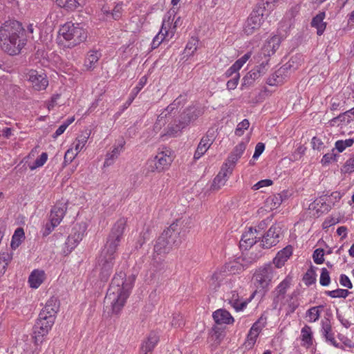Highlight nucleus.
I'll return each instance as SVG.
<instances>
[{
  "mask_svg": "<svg viewBox=\"0 0 354 354\" xmlns=\"http://www.w3.org/2000/svg\"><path fill=\"white\" fill-rule=\"evenodd\" d=\"M126 225L127 220L124 218L116 221L97 258V264L100 270V277L102 281H106L112 273L116 251L122 239Z\"/></svg>",
  "mask_w": 354,
  "mask_h": 354,
  "instance_id": "f257e3e1",
  "label": "nucleus"
},
{
  "mask_svg": "<svg viewBox=\"0 0 354 354\" xmlns=\"http://www.w3.org/2000/svg\"><path fill=\"white\" fill-rule=\"evenodd\" d=\"M135 280L134 274L126 277L123 271L115 273L104 301L105 304L111 305L112 313H120L130 295Z\"/></svg>",
  "mask_w": 354,
  "mask_h": 354,
  "instance_id": "f03ea898",
  "label": "nucleus"
},
{
  "mask_svg": "<svg viewBox=\"0 0 354 354\" xmlns=\"http://www.w3.org/2000/svg\"><path fill=\"white\" fill-rule=\"evenodd\" d=\"M27 42L26 30L15 19L6 21L0 27V46L10 55L19 54Z\"/></svg>",
  "mask_w": 354,
  "mask_h": 354,
  "instance_id": "7ed1b4c3",
  "label": "nucleus"
},
{
  "mask_svg": "<svg viewBox=\"0 0 354 354\" xmlns=\"http://www.w3.org/2000/svg\"><path fill=\"white\" fill-rule=\"evenodd\" d=\"M183 221L176 219L167 230H165L158 238L154 245L153 254L152 255V264L157 266L159 270L163 269V259L158 255L168 254L174 246H178L181 243V226Z\"/></svg>",
  "mask_w": 354,
  "mask_h": 354,
  "instance_id": "20e7f679",
  "label": "nucleus"
},
{
  "mask_svg": "<svg viewBox=\"0 0 354 354\" xmlns=\"http://www.w3.org/2000/svg\"><path fill=\"white\" fill-rule=\"evenodd\" d=\"M59 34L67 42V47L73 48L82 42L87 37V32L79 24L71 21L66 22L59 30Z\"/></svg>",
  "mask_w": 354,
  "mask_h": 354,
  "instance_id": "39448f33",
  "label": "nucleus"
},
{
  "mask_svg": "<svg viewBox=\"0 0 354 354\" xmlns=\"http://www.w3.org/2000/svg\"><path fill=\"white\" fill-rule=\"evenodd\" d=\"M198 115L196 109L194 107H189L185 109L179 116L178 120H175L174 124H169L167 133L174 136L178 131L185 128L191 122L197 119Z\"/></svg>",
  "mask_w": 354,
  "mask_h": 354,
  "instance_id": "423d86ee",
  "label": "nucleus"
},
{
  "mask_svg": "<svg viewBox=\"0 0 354 354\" xmlns=\"http://www.w3.org/2000/svg\"><path fill=\"white\" fill-rule=\"evenodd\" d=\"M55 320V317L50 316L41 319L40 315H39L32 329V338L35 344L38 345L42 342L43 337L48 334Z\"/></svg>",
  "mask_w": 354,
  "mask_h": 354,
  "instance_id": "0eeeda50",
  "label": "nucleus"
},
{
  "mask_svg": "<svg viewBox=\"0 0 354 354\" xmlns=\"http://www.w3.org/2000/svg\"><path fill=\"white\" fill-rule=\"evenodd\" d=\"M274 268L271 264L266 265L263 268H259L253 275L254 284L258 289L266 292L273 278Z\"/></svg>",
  "mask_w": 354,
  "mask_h": 354,
  "instance_id": "6e6552de",
  "label": "nucleus"
},
{
  "mask_svg": "<svg viewBox=\"0 0 354 354\" xmlns=\"http://www.w3.org/2000/svg\"><path fill=\"white\" fill-rule=\"evenodd\" d=\"M86 230V225L85 223L76 224L72 229V232L68 236L65 243V249L64 252L68 254L77 246L79 242L82 239L85 232Z\"/></svg>",
  "mask_w": 354,
  "mask_h": 354,
  "instance_id": "1a4fd4ad",
  "label": "nucleus"
},
{
  "mask_svg": "<svg viewBox=\"0 0 354 354\" xmlns=\"http://www.w3.org/2000/svg\"><path fill=\"white\" fill-rule=\"evenodd\" d=\"M267 64L268 62H262L247 73L242 80L241 89L244 90L252 86L256 80L266 74L268 70L266 68Z\"/></svg>",
  "mask_w": 354,
  "mask_h": 354,
  "instance_id": "9d476101",
  "label": "nucleus"
},
{
  "mask_svg": "<svg viewBox=\"0 0 354 354\" xmlns=\"http://www.w3.org/2000/svg\"><path fill=\"white\" fill-rule=\"evenodd\" d=\"M281 234V227L280 225H272L268 232L261 237V246L263 248L269 249L276 245L279 242Z\"/></svg>",
  "mask_w": 354,
  "mask_h": 354,
  "instance_id": "9b49d317",
  "label": "nucleus"
},
{
  "mask_svg": "<svg viewBox=\"0 0 354 354\" xmlns=\"http://www.w3.org/2000/svg\"><path fill=\"white\" fill-rule=\"evenodd\" d=\"M262 17V10L254 9L244 24L243 32L245 34L250 35L259 29L261 24Z\"/></svg>",
  "mask_w": 354,
  "mask_h": 354,
  "instance_id": "f8f14e48",
  "label": "nucleus"
},
{
  "mask_svg": "<svg viewBox=\"0 0 354 354\" xmlns=\"http://www.w3.org/2000/svg\"><path fill=\"white\" fill-rule=\"evenodd\" d=\"M175 14H176V11L174 9H171L167 12V15H168L167 21H166V19H164L162 25V28H161L160 32L153 38V39L152 41L151 48L153 49L158 48L159 46V45L164 40L165 35H167V33H168V30L167 29V28L166 26V23H167L168 26H169L170 24V20H171L172 21H174Z\"/></svg>",
  "mask_w": 354,
  "mask_h": 354,
  "instance_id": "ddd939ff",
  "label": "nucleus"
},
{
  "mask_svg": "<svg viewBox=\"0 0 354 354\" xmlns=\"http://www.w3.org/2000/svg\"><path fill=\"white\" fill-rule=\"evenodd\" d=\"M227 165H223L221 171L218 172L217 176L214 178L210 189L213 191H217L224 186L227 180L228 176L232 174V167L229 168L227 167Z\"/></svg>",
  "mask_w": 354,
  "mask_h": 354,
  "instance_id": "4468645a",
  "label": "nucleus"
},
{
  "mask_svg": "<svg viewBox=\"0 0 354 354\" xmlns=\"http://www.w3.org/2000/svg\"><path fill=\"white\" fill-rule=\"evenodd\" d=\"M28 80L32 82V87L37 91L46 89L48 81L44 73L39 74L37 71H30L28 73Z\"/></svg>",
  "mask_w": 354,
  "mask_h": 354,
  "instance_id": "2eb2a0df",
  "label": "nucleus"
},
{
  "mask_svg": "<svg viewBox=\"0 0 354 354\" xmlns=\"http://www.w3.org/2000/svg\"><path fill=\"white\" fill-rule=\"evenodd\" d=\"M214 140V132L208 131L206 135L201 138L199 144L198 145L197 149L194 155V158L195 160H198L204 155L213 143Z\"/></svg>",
  "mask_w": 354,
  "mask_h": 354,
  "instance_id": "dca6fc26",
  "label": "nucleus"
},
{
  "mask_svg": "<svg viewBox=\"0 0 354 354\" xmlns=\"http://www.w3.org/2000/svg\"><path fill=\"white\" fill-rule=\"evenodd\" d=\"M256 233H257V229H255L254 232L253 228L250 227L248 231L243 234L239 243V247L241 250H247L250 249L261 239V237H257L255 235Z\"/></svg>",
  "mask_w": 354,
  "mask_h": 354,
  "instance_id": "f3484780",
  "label": "nucleus"
},
{
  "mask_svg": "<svg viewBox=\"0 0 354 354\" xmlns=\"http://www.w3.org/2000/svg\"><path fill=\"white\" fill-rule=\"evenodd\" d=\"M246 142H241L239 143L230 153L226 162L223 165H227V167L231 168L233 171L236 162L241 157L246 149Z\"/></svg>",
  "mask_w": 354,
  "mask_h": 354,
  "instance_id": "a211bd4d",
  "label": "nucleus"
},
{
  "mask_svg": "<svg viewBox=\"0 0 354 354\" xmlns=\"http://www.w3.org/2000/svg\"><path fill=\"white\" fill-rule=\"evenodd\" d=\"M59 308V301L58 299L55 297H52L47 301L44 308L41 310L39 313L40 318L44 319V317L50 316L55 318Z\"/></svg>",
  "mask_w": 354,
  "mask_h": 354,
  "instance_id": "6ab92c4d",
  "label": "nucleus"
},
{
  "mask_svg": "<svg viewBox=\"0 0 354 354\" xmlns=\"http://www.w3.org/2000/svg\"><path fill=\"white\" fill-rule=\"evenodd\" d=\"M159 341V337L154 332H151L141 345L140 354H151L153 348Z\"/></svg>",
  "mask_w": 354,
  "mask_h": 354,
  "instance_id": "aec40b11",
  "label": "nucleus"
},
{
  "mask_svg": "<svg viewBox=\"0 0 354 354\" xmlns=\"http://www.w3.org/2000/svg\"><path fill=\"white\" fill-rule=\"evenodd\" d=\"M66 209L65 203L56 204L51 209L50 221L54 222L55 225H59L65 215Z\"/></svg>",
  "mask_w": 354,
  "mask_h": 354,
  "instance_id": "412c9836",
  "label": "nucleus"
},
{
  "mask_svg": "<svg viewBox=\"0 0 354 354\" xmlns=\"http://www.w3.org/2000/svg\"><path fill=\"white\" fill-rule=\"evenodd\" d=\"M292 254V247L288 245L280 250L273 259L276 268H281Z\"/></svg>",
  "mask_w": 354,
  "mask_h": 354,
  "instance_id": "4be33fe9",
  "label": "nucleus"
},
{
  "mask_svg": "<svg viewBox=\"0 0 354 354\" xmlns=\"http://www.w3.org/2000/svg\"><path fill=\"white\" fill-rule=\"evenodd\" d=\"M172 162V158L165 151L158 153L155 157V167L158 171H162L167 168Z\"/></svg>",
  "mask_w": 354,
  "mask_h": 354,
  "instance_id": "5701e85b",
  "label": "nucleus"
},
{
  "mask_svg": "<svg viewBox=\"0 0 354 354\" xmlns=\"http://www.w3.org/2000/svg\"><path fill=\"white\" fill-rule=\"evenodd\" d=\"M213 319L218 324H230L234 322V318L230 313L224 309H218L213 313Z\"/></svg>",
  "mask_w": 354,
  "mask_h": 354,
  "instance_id": "b1692460",
  "label": "nucleus"
},
{
  "mask_svg": "<svg viewBox=\"0 0 354 354\" xmlns=\"http://www.w3.org/2000/svg\"><path fill=\"white\" fill-rule=\"evenodd\" d=\"M55 3L60 8L73 11L82 8L86 4V0H55Z\"/></svg>",
  "mask_w": 354,
  "mask_h": 354,
  "instance_id": "393cba45",
  "label": "nucleus"
},
{
  "mask_svg": "<svg viewBox=\"0 0 354 354\" xmlns=\"http://www.w3.org/2000/svg\"><path fill=\"white\" fill-rule=\"evenodd\" d=\"M125 145V141L122 139L118 142L117 146H114L113 150L110 153H107L106 158L105 159L104 166L109 167L112 165L120 152L122 151L124 145Z\"/></svg>",
  "mask_w": 354,
  "mask_h": 354,
  "instance_id": "a878e982",
  "label": "nucleus"
},
{
  "mask_svg": "<svg viewBox=\"0 0 354 354\" xmlns=\"http://www.w3.org/2000/svg\"><path fill=\"white\" fill-rule=\"evenodd\" d=\"M281 39L279 36H273L262 48V53L264 56H270L274 54L279 47Z\"/></svg>",
  "mask_w": 354,
  "mask_h": 354,
  "instance_id": "bb28decb",
  "label": "nucleus"
},
{
  "mask_svg": "<svg viewBox=\"0 0 354 354\" xmlns=\"http://www.w3.org/2000/svg\"><path fill=\"white\" fill-rule=\"evenodd\" d=\"M325 15L324 12H320L313 18L310 23L311 26L317 29V34L319 36L324 33L326 27V23L324 22Z\"/></svg>",
  "mask_w": 354,
  "mask_h": 354,
  "instance_id": "cd10ccee",
  "label": "nucleus"
},
{
  "mask_svg": "<svg viewBox=\"0 0 354 354\" xmlns=\"http://www.w3.org/2000/svg\"><path fill=\"white\" fill-rule=\"evenodd\" d=\"M314 203L317 206H319V207L317 208V212H329L332 208L331 205H335V202L332 200H328L327 194L321 196L319 198L315 201Z\"/></svg>",
  "mask_w": 354,
  "mask_h": 354,
  "instance_id": "c85d7f7f",
  "label": "nucleus"
},
{
  "mask_svg": "<svg viewBox=\"0 0 354 354\" xmlns=\"http://www.w3.org/2000/svg\"><path fill=\"white\" fill-rule=\"evenodd\" d=\"M101 54L97 50H91L88 53L84 60V67L87 71H92L95 68V64L98 62Z\"/></svg>",
  "mask_w": 354,
  "mask_h": 354,
  "instance_id": "c756f323",
  "label": "nucleus"
},
{
  "mask_svg": "<svg viewBox=\"0 0 354 354\" xmlns=\"http://www.w3.org/2000/svg\"><path fill=\"white\" fill-rule=\"evenodd\" d=\"M44 279V271L35 270L32 272L28 278V283L30 286L32 288H37L43 282Z\"/></svg>",
  "mask_w": 354,
  "mask_h": 354,
  "instance_id": "7c9ffc66",
  "label": "nucleus"
},
{
  "mask_svg": "<svg viewBox=\"0 0 354 354\" xmlns=\"http://www.w3.org/2000/svg\"><path fill=\"white\" fill-rule=\"evenodd\" d=\"M331 330L332 328L328 320L326 322H323L322 331L323 335L325 337L326 339L328 342H330V344L335 347L343 349V347L335 341V338L333 337V335L331 333Z\"/></svg>",
  "mask_w": 354,
  "mask_h": 354,
  "instance_id": "2f4dec72",
  "label": "nucleus"
},
{
  "mask_svg": "<svg viewBox=\"0 0 354 354\" xmlns=\"http://www.w3.org/2000/svg\"><path fill=\"white\" fill-rule=\"evenodd\" d=\"M241 258H239L238 261H234L226 263L225 265L224 271H223V273L228 272L230 274H234L242 271L244 269L245 266L242 261L241 262Z\"/></svg>",
  "mask_w": 354,
  "mask_h": 354,
  "instance_id": "473e14b6",
  "label": "nucleus"
},
{
  "mask_svg": "<svg viewBox=\"0 0 354 354\" xmlns=\"http://www.w3.org/2000/svg\"><path fill=\"white\" fill-rule=\"evenodd\" d=\"M177 100H174L173 103L170 104L158 116L157 122L158 123L165 124V119L175 110L177 109L178 102Z\"/></svg>",
  "mask_w": 354,
  "mask_h": 354,
  "instance_id": "72a5a7b5",
  "label": "nucleus"
},
{
  "mask_svg": "<svg viewBox=\"0 0 354 354\" xmlns=\"http://www.w3.org/2000/svg\"><path fill=\"white\" fill-rule=\"evenodd\" d=\"M225 278V274L222 271L215 272L210 280H209V286L210 288L216 291L217 288L220 287L221 283L223 281V280Z\"/></svg>",
  "mask_w": 354,
  "mask_h": 354,
  "instance_id": "f704fd0d",
  "label": "nucleus"
},
{
  "mask_svg": "<svg viewBox=\"0 0 354 354\" xmlns=\"http://www.w3.org/2000/svg\"><path fill=\"white\" fill-rule=\"evenodd\" d=\"M301 340L308 347L313 345V332L311 328L305 325L301 330Z\"/></svg>",
  "mask_w": 354,
  "mask_h": 354,
  "instance_id": "c9c22d12",
  "label": "nucleus"
},
{
  "mask_svg": "<svg viewBox=\"0 0 354 354\" xmlns=\"http://www.w3.org/2000/svg\"><path fill=\"white\" fill-rule=\"evenodd\" d=\"M147 78L144 76L142 77L138 84V85L133 89L128 100L126 102L125 105L127 106H129L133 100L135 99L136 96L138 95V93L140 91V90L143 88L145 84H146Z\"/></svg>",
  "mask_w": 354,
  "mask_h": 354,
  "instance_id": "e433bc0d",
  "label": "nucleus"
},
{
  "mask_svg": "<svg viewBox=\"0 0 354 354\" xmlns=\"http://www.w3.org/2000/svg\"><path fill=\"white\" fill-rule=\"evenodd\" d=\"M290 283L291 279L288 277L278 285L276 288L277 294L274 300L276 299H279L281 295L283 296L286 294L287 289L290 286Z\"/></svg>",
  "mask_w": 354,
  "mask_h": 354,
  "instance_id": "4c0bfd02",
  "label": "nucleus"
},
{
  "mask_svg": "<svg viewBox=\"0 0 354 354\" xmlns=\"http://www.w3.org/2000/svg\"><path fill=\"white\" fill-rule=\"evenodd\" d=\"M263 328L256 322L250 330L248 335V342L249 344H254L256 339Z\"/></svg>",
  "mask_w": 354,
  "mask_h": 354,
  "instance_id": "58836bf2",
  "label": "nucleus"
},
{
  "mask_svg": "<svg viewBox=\"0 0 354 354\" xmlns=\"http://www.w3.org/2000/svg\"><path fill=\"white\" fill-rule=\"evenodd\" d=\"M24 238V231L23 228H17L12 238L11 247L13 249H16L21 244V239Z\"/></svg>",
  "mask_w": 354,
  "mask_h": 354,
  "instance_id": "ea45409f",
  "label": "nucleus"
},
{
  "mask_svg": "<svg viewBox=\"0 0 354 354\" xmlns=\"http://www.w3.org/2000/svg\"><path fill=\"white\" fill-rule=\"evenodd\" d=\"M277 0H261L254 9L262 10V15L265 10H272L274 8V3Z\"/></svg>",
  "mask_w": 354,
  "mask_h": 354,
  "instance_id": "a19ab883",
  "label": "nucleus"
},
{
  "mask_svg": "<svg viewBox=\"0 0 354 354\" xmlns=\"http://www.w3.org/2000/svg\"><path fill=\"white\" fill-rule=\"evenodd\" d=\"M324 306H318L310 308L306 312V315L309 317V322H314L319 319L320 317L319 308H323Z\"/></svg>",
  "mask_w": 354,
  "mask_h": 354,
  "instance_id": "79ce46f5",
  "label": "nucleus"
},
{
  "mask_svg": "<svg viewBox=\"0 0 354 354\" xmlns=\"http://www.w3.org/2000/svg\"><path fill=\"white\" fill-rule=\"evenodd\" d=\"M150 232L151 230L149 229V227H147L146 229H144L143 231L140 233V236L136 243V248L137 249L141 248L143 244L145 243V241L149 240Z\"/></svg>",
  "mask_w": 354,
  "mask_h": 354,
  "instance_id": "37998d69",
  "label": "nucleus"
},
{
  "mask_svg": "<svg viewBox=\"0 0 354 354\" xmlns=\"http://www.w3.org/2000/svg\"><path fill=\"white\" fill-rule=\"evenodd\" d=\"M325 294L332 298L339 297L345 299L350 294V292L346 289L338 288L334 290L326 291Z\"/></svg>",
  "mask_w": 354,
  "mask_h": 354,
  "instance_id": "c03bdc74",
  "label": "nucleus"
},
{
  "mask_svg": "<svg viewBox=\"0 0 354 354\" xmlns=\"http://www.w3.org/2000/svg\"><path fill=\"white\" fill-rule=\"evenodd\" d=\"M316 274L313 267H311L307 272L305 273L303 277V281H304L306 286H310L315 283L316 281Z\"/></svg>",
  "mask_w": 354,
  "mask_h": 354,
  "instance_id": "a18cd8bd",
  "label": "nucleus"
},
{
  "mask_svg": "<svg viewBox=\"0 0 354 354\" xmlns=\"http://www.w3.org/2000/svg\"><path fill=\"white\" fill-rule=\"evenodd\" d=\"M198 44V40L196 37H192L187 42L185 47V53L189 55H192L196 50Z\"/></svg>",
  "mask_w": 354,
  "mask_h": 354,
  "instance_id": "49530a36",
  "label": "nucleus"
},
{
  "mask_svg": "<svg viewBox=\"0 0 354 354\" xmlns=\"http://www.w3.org/2000/svg\"><path fill=\"white\" fill-rule=\"evenodd\" d=\"M261 256V254L259 252H251L250 255H245L241 259V261L243 263L244 266H248L249 264L256 262L260 258Z\"/></svg>",
  "mask_w": 354,
  "mask_h": 354,
  "instance_id": "de8ad7c7",
  "label": "nucleus"
},
{
  "mask_svg": "<svg viewBox=\"0 0 354 354\" xmlns=\"http://www.w3.org/2000/svg\"><path fill=\"white\" fill-rule=\"evenodd\" d=\"M261 256V254L259 252H251L250 255H245L241 259V261L243 263L244 266H248L249 264L256 262L260 258Z\"/></svg>",
  "mask_w": 354,
  "mask_h": 354,
  "instance_id": "09e8293b",
  "label": "nucleus"
},
{
  "mask_svg": "<svg viewBox=\"0 0 354 354\" xmlns=\"http://www.w3.org/2000/svg\"><path fill=\"white\" fill-rule=\"evenodd\" d=\"M261 256V254L259 252H251L250 255H245L241 259V261L243 263L244 266H248L249 264L256 262L260 258Z\"/></svg>",
  "mask_w": 354,
  "mask_h": 354,
  "instance_id": "8fccbe9b",
  "label": "nucleus"
},
{
  "mask_svg": "<svg viewBox=\"0 0 354 354\" xmlns=\"http://www.w3.org/2000/svg\"><path fill=\"white\" fill-rule=\"evenodd\" d=\"M229 303L232 305V306H233V308L236 311H240V310H243L248 304V303L245 301L240 302L239 300L235 297L234 294L232 295V299H230Z\"/></svg>",
  "mask_w": 354,
  "mask_h": 354,
  "instance_id": "3c124183",
  "label": "nucleus"
},
{
  "mask_svg": "<svg viewBox=\"0 0 354 354\" xmlns=\"http://www.w3.org/2000/svg\"><path fill=\"white\" fill-rule=\"evenodd\" d=\"M88 136L89 134L88 133H86L85 135H81L80 137L77 138L75 146V150L77 151V153L80 151L84 147L85 144L88 140Z\"/></svg>",
  "mask_w": 354,
  "mask_h": 354,
  "instance_id": "603ef678",
  "label": "nucleus"
},
{
  "mask_svg": "<svg viewBox=\"0 0 354 354\" xmlns=\"http://www.w3.org/2000/svg\"><path fill=\"white\" fill-rule=\"evenodd\" d=\"M335 149L332 150V153H326L322 160L321 162L323 165H326L330 163L333 160L337 161V158L339 157V155L334 153Z\"/></svg>",
  "mask_w": 354,
  "mask_h": 354,
  "instance_id": "864d4df0",
  "label": "nucleus"
},
{
  "mask_svg": "<svg viewBox=\"0 0 354 354\" xmlns=\"http://www.w3.org/2000/svg\"><path fill=\"white\" fill-rule=\"evenodd\" d=\"M319 283L322 286H327L330 283V274L328 270L325 268L322 269Z\"/></svg>",
  "mask_w": 354,
  "mask_h": 354,
  "instance_id": "5fc2aeb1",
  "label": "nucleus"
},
{
  "mask_svg": "<svg viewBox=\"0 0 354 354\" xmlns=\"http://www.w3.org/2000/svg\"><path fill=\"white\" fill-rule=\"evenodd\" d=\"M324 250L322 248H317L313 252V258L315 263L322 264L324 261Z\"/></svg>",
  "mask_w": 354,
  "mask_h": 354,
  "instance_id": "6e6d98bb",
  "label": "nucleus"
},
{
  "mask_svg": "<svg viewBox=\"0 0 354 354\" xmlns=\"http://www.w3.org/2000/svg\"><path fill=\"white\" fill-rule=\"evenodd\" d=\"M250 126V122L248 120L244 119L242 122L238 124L236 129L235 134L237 136H241L243 134V130L248 129Z\"/></svg>",
  "mask_w": 354,
  "mask_h": 354,
  "instance_id": "4d7b16f0",
  "label": "nucleus"
},
{
  "mask_svg": "<svg viewBox=\"0 0 354 354\" xmlns=\"http://www.w3.org/2000/svg\"><path fill=\"white\" fill-rule=\"evenodd\" d=\"M342 173H351L354 171V158H350L341 168Z\"/></svg>",
  "mask_w": 354,
  "mask_h": 354,
  "instance_id": "13d9d810",
  "label": "nucleus"
},
{
  "mask_svg": "<svg viewBox=\"0 0 354 354\" xmlns=\"http://www.w3.org/2000/svg\"><path fill=\"white\" fill-rule=\"evenodd\" d=\"M48 159V154L46 152H43L39 158H37L35 162L34 165L31 167V169H36L37 167H41L44 165Z\"/></svg>",
  "mask_w": 354,
  "mask_h": 354,
  "instance_id": "bf43d9fd",
  "label": "nucleus"
},
{
  "mask_svg": "<svg viewBox=\"0 0 354 354\" xmlns=\"http://www.w3.org/2000/svg\"><path fill=\"white\" fill-rule=\"evenodd\" d=\"M239 77H240L239 73H237L231 80L227 81V88L228 90H234L236 88L238 83H239Z\"/></svg>",
  "mask_w": 354,
  "mask_h": 354,
  "instance_id": "052dcab7",
  "label": "nucleus"
},
{
  "mask_svg": "<svg viewBox=\"0 0 354 354\" xmlns=\"http://www.w3.org/2000/svg\"><path fill=\"white\" fill-rule=\"evenodd\" d=\"M311 144L313 149H317L318 151H321L325 147L321 139L316 136L313 138Z\"/></svg>",
  "mask_w": 354,
  "mask_h": 354,
  "instance_id": "680f3d73",
  "label": "nucleus"
},
{
  "mask_svg": "<svg viewBox=\"0 0 354 354\" xmlns=\"http://www.w3.org/2000/svg\"><path fill=\"white\" fill-rule=\"evenodd\" d=\"M345 102H342L338 99L333 98L331 100V105L330 107V111H337L340 110L343 106Z\"/></svg>",
  "mask_w": 354,
  "mask_h": 354,
  "instance_id": "e2e57ef3",
  "label": "nucleus"
},
{
  "mask_svg": "<svg viewBox=\"0 0 354 354\" xmlns=\"http://www.w3.org/2000/svg\"><path fill=\"white\" fill-rule=\"evenodd\" d=\"M241 68L234 62L225 73V77H230L233 74L236 75Z\"/></svg>",
  "mask_w": 354,
  "mask_h": 354,
  "instance_id": "0e129e2a",
  "label": "nucleus"
},
{
  "mask_svg": "<svg viewBox=\"0 0 354 354\" xmlns=\"http://www.w3.org/2000/svg\"><path fill=\"white\" fill-rule=\"evenodd\" d=\"M272 184V180L270 179L261 180L253 185L252 189L257 190L263 187H268Z\"/></svg>",
  "mask_w": 354,
  "mask_h": 354,
  "instance_id": "69168bd1",
  "label": "nucleus"
},
{
  "mask_svg": "<svg viewBox=\"0 0 354 354\" xmlns=\"http://www.w3.org/2000/svg\"><path fill=\"white\" fill-rule=\"evenodd\" d=\"M339 282L342 286L346 287L349 289L353 288V284L349 278L344 274H342L339 277Z\"/></svg>",
  "mask_w": 354,
  "mask_h": 354,
  "instance_id": "338daca9",
  "label": "nucleus"
},
{
  "mask_svg": "<svg viewBox=\"0 0 354 354\" xmlns=\"http://www.w3.org/2000/svg\"><path fill=\"white\" fill-rule=\"evenodd\" d=\"M171 325L176 328H179L183 326L184 320L183 316L180 315L174 316Z\"/></svg>",
  "mask_w": 354,
  "mask_h": 354,
  "instance_id": "774afa93",
  "label": "nucleus"
}]
</instances>
